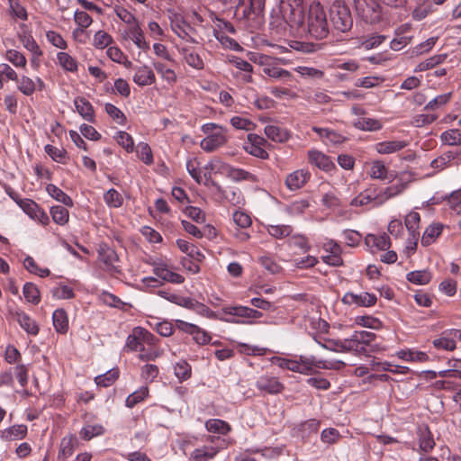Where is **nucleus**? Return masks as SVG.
Masks as SVG:
<instances>
[{"instance_id":"nucleus-1","label":"nucleus","mask_w":461,"mask_h":461,"mask_svg":"<svg viewBox=\"0 0 461 461\" xmlns=\"http://www.w3.org/2000/svg\"><path fill=\"white\" fill-rule=\"evenodd\" d=\"M158 339L142 327H135L127 336L124 348L131 352H139L141 361H152L160 357L158 348Z\"/></svg>"},{"instance_id":"nucleus-2","label":"nucleus","mask_w":461,"mask_h":461,"mask_svg":"<svg viewBox=\"0 0 461 461\" xmlns=\"http://www.w3.org/2000/svg\"><path fill=\"white\" fill-rule=\"evenodd\" d=\"M282 369H286L304 375L317 373L318 369H333L334 364L324 359H317L314 356L294 355L293 357H276L272 359Z\"/></svg>"},{"instance_id":"nucleus-3","label":"nucleus","mask_w":461,"mask_h":461,"mask_svg":"<svg viewBox=\"0 0 461 461\" xmlns=\"http://www.w3.org/2000/svg\"><path fill=\"white\" fill-rule=\"evenodd\" d=\"M378 2H382L392 7L402 6L404 0H354V5L358 16L367 23H375L381 18V7Z\"/></svg>"},{"instance_id":"nucleus-4","label":"nucleus","mask_w":461,"mask_h":461,"mask_svg":"<svg viewBox=\"0 0 461 461\" xmlns=\"http://www.w3.org/2000/svg\"><path fill=\"white\" fill-rule=\"evenodd\" d=\"M307 28L309 34L317 40L326 38L330 32L326 13L319 2L312 3L309 7Z\"/></svg>"},{"instance_id":"nucleus-5","label":"nucleus","mask_w":461,"mask_h":461,"mask_svg":"<svg viewBox=\"0 0 461 461\" xmlns=\"http://www.w3.org/2000/svg\"><path fill=\"white\" fill-rule=\"evenodd\" d=\"M201 131L206 137L202 140L200 147L206 152H212L228 141L227 130L221 125L208 122L202 125Z\"/></svg>"},{"instance_id":"nucleus-6","label":"nucleus","mask_w":461,"mask_h":461,"mask_svg":"<svg viewBox=\"0 0 461 461\" xmlns=\"http://www.w3.org/2000/svg\"><path fill=\"white\" fill-rule=\"evenodd\" d=\"M330 21L332 30L337 32H348L353 26V18L348 5L335 1L330 9Z\"/></svg>"},{"instance_id":"nucleus-7","label":"nucleus","mask_w":461,"mask_h":461,"mask_svg":"<svg viewBox=\"0 0 461 461\" xmlns=\"http://www.w3.org/2000/svg\"><path fill=\"white\" fill-rule=\"evenodd\" d=\"M303 0H281L280 14L284 23L291 28L300 26L303 22Z\"/></svg>"},{"instance_id":"nucleus-8","label":"nucleus","mask_w":461,"mask_h":461,"mask_svg":"<svg viewBox=\"0 0 461 461\" xmlns=\"http://www.w3.org/2000/svg\"><path fill=\"white\" fill-rule=\"evenodd\" d=\"M153 267L154 275L164 282L172 284H182L185 281V277L174 271V267H171L167 262L158 259L150 263Z\"/></svg>"},{"instance_id":"nucleus-9","label":"nucleus","mask_w":461,"mask_h":461,"mask_svg":"<svg viewBox=\"0 0 461 461\" xmlns=\"http://www.w3.org/2000/svg\"><path fill=\"white\" fill-rule=\"evenodd\" d=\"M255 386L263 394L276 395L285 390V384L279 378L268 374L258 376L255 382Z\"/></svg>"},{"instance_id":"nucleus-10","label":"nucleus","mask_w":461,"mask_h":461,"mask_svg":"<svg viewBox=\"0 0 461 461\" xmlns=\"http://www.w3.org/2000/svg\"><path fill=\"white\" fill-rule=\"evenodd\" d=\"M176 327L180 331L192 336L193 340L198 345H206L210 343L211 335L201 327L182 320H176Z\"/></svg>"},{"instance_id":"nucleus-11","label":"nucleus","mask_w":461,"mask_h":461,"mask_svg":"<svg viewBox=\"0 0 461 461\" xmlns=\"http://www.w3.org/2000/svg\"><path fill=\"white\" fill-rule=\"evenodd\" d=\"M376 302V295L367 292H361L359 294L348 292L342 297L344 304L356 305L357 307H372L375 305Z\"/></svg>"},{"instance_id":"nucleus-12","label":"nucleus","mask_w":461,"mask_h":461,"mask_svg":"<svg viewBox=\"0 0 461 461\" xmlns=\"http://www.w3.org/2000/svg\"><path fill=\"white\" fill-rule=\"evenodd\" d=\"M322 249L327 253L321 257L324 263L331 267L343 265L341 247L334 240H327L323 242Z\"/></svg>"},{"instance_id":"nucleus-13","label":"nucleus","mask_w":461,"mask_h":461,"mask_svg":"<svg viewBox=\"0 0 461 461\" xmlns=\"http://www.w3.org/2000/svg\"><path fill=\"white\" fill-rule=\"evenodd\" d=\"M266 140L257 134L249 133L248 135V142L244 144V149L249 154L265 159L268 158V153L264 149Z\"/></svg>"},{"instance_id":"nucleus-14","label":"nucleus","mask_w":461,"mask_h":461,"mask_svg":"<svg viewBox=\"0 0 461 461\" xmlns=\"http://www.w3.org/2000/svg\"><path fill=\"white\" fill-rule=\"evenodd\" d=\"M411 25L408 23L399 26L395 30V37L390 42V48L399 51L411 43L412 36L409 35Z\"/></svg>"},{"instance_id":"nucleus-15","label":"nucleus","mask_w":461,"mask_h":461,"mask_svg":"<svg viewBox=\"0 0 461 461\" xmlns=\"http://www.w3.org/2000/svg\"><path fill=\"white\" fill-rule=\"evenodd\" d=\"M407 185V183L402 181H397L392 185L383 188V190H381L378 194L375 196L366 194L365 198L368 199L369 202H373L375 200H379V202H381L382 200L391 199L402 194L406 189Z\"/></svg>"},{"instance_id":"nucleus-16","label":"nucleus","mask_w":461,"mask_h":461,"mask_svg":"<svg viewBox=\"0 0 461 461\" xmlns=\"http://www.w3.org/2000/svg\"><path fill=\"white\" fill-rule=\"evenodd\" d=\"M308 161L318 168L330 172L335 168V164L331 158L321 151L311 149L308 151Z\"/></svg>"},{"instance_id":"nucleus-17","label":"nucleus","mask_w":461,"mask_h":461,"mask_svg":"<svg viewBox=\"0 0 461 461\" xmlns=\"http://www.w3.org/2000/svg\"><path fill=\"white\" fill-rule=\"evenodd\" d=\"M311 178V173L308 169H297L290 173L285 179V185L290 190L302 188Z\"/></svg>"},{"instance_id":"nucleus-18","label":"nucleus","mask_w":461,"mask_h":461,"mask_svg":"<svg viewBox=\"0 0 461 461\" xmlns=\"http://www.w3.org/2000/svg\"><path fill=\"white\" fill-rule=\"evenodd\" d=\"M408 145L409 142L406 140H391L377 142L375 144L374 149L378 154L389 155L403 149Z\"/></svg>"},{"instance_id":"nucleus-19","label":"nucleus","mask_w":461,"mask_h":461,"mask_svg":"<svg viewBox=\"0 0 461 461\" xmlns=\"http://www.w3.org/2000/svg\"><path fill=\"white\" fill-rule=\"evenodd\" d=\"M20 208L32 220L45 225L49 222V216L38 203H18Z\"/></svg>"},{"instance_id":"nucleus-20","label":"nucleus","mask_w":461,"mask_h":461,"mask_svg":"<svg viewBox=\"0 0 461 461\" xmlns=\"http://www.w3.org/2000/svg\"><path fill=\"white\" fill-rule=\"evenodd\" d=\"M194 312H196L197 314H199L203 317L208 318V319L219 320V321L230 322V323H247V324L254 323L252 321H239V320H235V319L220 317L217 312H213L207 305H205L204 303H200V302H198L197 304L195 305V309Z\"/></svg>"},{"instance_id":"nucleus-21","label":"nucleus","mask_w":461,"mask_h":461,"mask_svg":"<svg viewBox=\"0 0 461 461\" xmlns=\"http://www.w3.org/2000/svg\"><path fill=\"white\" fill-rule=\"evenodd\" d=\"M132 79L140 86H150L156 82L154 72L146 65L136 68Z\"/></svg>"},{"instance_id":"nucleus-22","label":"nucleus","mask_w":461,"mask_h":461,"mask_svg":"<svg viewBox=\"0 0 461 461\" xmlns=\"http://www.w3.org/2000/svg\"><path fill=\"white\" fill-rule=\"evenodd\" d=\"M220 447L213 445L203 446L195 448L190 455L191 461H209L219 453Z\"/></svg>"},{"instance_id":"nucleus-23","label":"nucleus","mask_w":461,"mask_h":461,"mask_svg":"<svg viewBox=\"0 0 461 461\" xmlns=\"http://www.w3.org/2000/svg\"><path fill=\"white\" fill-rule=\"evenodd\" d=\"M126 33L137 48L142 50L143 51L149 50V43L145 40L144 32L139 23L130 26Z\"/></svg>"},{"instance_id":"nucleus-24","label":"nucleus","mask_w":461,"mask_h":461,"mask_svg":"<svg viewBox=\"0 0 461 461\" xmlns=\"http://www.w3.org/2000/svg\"><path fill=\"white\" fill-rule=\"evenodd\" d=\"M99 258L104 264L105 270L112 275L121 273L116 262L118 261L117 254L111 249H106L99 252Z\"/></svg>"},{"instance_id":"nucleus-25","label":"nucleus","mask_w":461,"mask_h":461,"mask_svg":"<svg viewBox=\"0 0 461 461\" xmlns=\"http://www.w3.org/2000/svg\"><path fill=\"white\" fill-rule=\"evenodd\" d=\"M75 107L77 113L87 122H95V110L91 103L82 96H77L74 100Z\"/></svg>"},{"instance_id":"nucleus-26","label":"nucleus","mask_w":461,"mask_h":461,"mask_svg":"<svg viewBox=\"0 0 461 461\" xmlns=\"http://www.w3.org/2000/svg\"><path fill=\"white\" fill-rule=\"evenodd\" d=\"M395 356L407 362L423 363L429 360L427 353L414 348L401 349L395 353Z\"/></svg>"},{"instance_id":"nucleus-27","label":"nucleus","mask_w":461,"mask_h":461,"mask_svg":"<svg viewBox=\"0 0 461 461\" xmlns=\"http://www.w3.org/2000/svg\"><path fill=\"white\" fill-rule=\"evenodd\" d=\"M27 431V426L24 424L14 425L1 431V438L5 441L22 439L26 437Z\"/></svg>"},{"instance_id":"nucleus-28","label":"nucleus","mask_w":461,"mask_h":461,"mask_svg":"<svg viewBox=\"0 0 461 461\" xmlns=\"http://www.w3.org/2000/svg\"><path fill=\"white\" fill-rule=\"evenodd\" d=\"M418 438H419V446L420 449L422 452L428 453L430 452L434 447L435 442L433 436L427 426L419 427L418 429Z\"/></svg>"},{"instance_id":"nucleus-29","label":"nucleus","mask_w":461,"mask_h":461,"mask_svg":"<svg viewBox=\"0 0 461 461\" xmlns=\"http://www.w3.org/2000/svg\"><path fill=\"white\" fill-rule=\"evenodd\" d=\"M15 318L20 326L30 335L35 336L39 333V326L27 313L22 311L15 312Z\"/></svg>"},{"instance_id":"nucleus-30","label":"nucleus","mask_w":461,"mask_h":461,"mask_svg":"<svg viewBox=\"0 0 461 461\" xmlns=\"http://www.w3.org/2000/svg\"><path fill=\"white\" fill-rule=\"evenodd\" d=\"M367 174L373 179L385 180L388 178L389 169L384 161L376 159L369 163Z\"/></svg>"},{"instance_id":"nucleus-31","label":"nucleus","mask_w":461,"mask_h":461,"mask_svg":"<svg viewBox=\"0 0 461 461\" xmlns=\"http://www.w3.org/2000/svg\"><path fill=\"white\" fill-rule=\"evenodd\" d=\"M52 323L55 330L59 334H66L68 330V317L65 310L57 309L52 314Z\"/></svg>"},{"instance_id":"nucleus-32","label":"nucleus","mask_w":461,"mask_h":461,"mask_svg":"<svg viewBox=\"0 0 461 461\" xmlns=\"http://www.w3.org/2000/svg\"><path fill=\"white\" fill-rule=\"evenodd\" d=\"M356 129L367 131H376L383 128V123L376 119L358 117L353 122Z\"/></svg>"},{"instance_id":"nucleus-33","label":"nucleus","mask_w":461,"mask_h":461,"mask_svg":"<svg viewBox=\"0 0 461 461\" xmlns=\"http://www.w3.org/2000/svg\"><path fill=\"white\" fill-rule=\"evenodd\" d=\"M406 279L416 285H428L432 279V274L429 269L411 271L406 275Z\"/></svg>"},{"instance_id":"nucleus-34","label":"nucleus","mask_w":461,"mask_h":461,"mask_svg":"<svg viewBox=\"0 0 461 461\" xmlns=\"http://www.w3.org/2000/svg\"><path fill=\"white\" fill-rule=\"evenodd\" d=\"M267 137L276 142H285L289 140L290 132L276 125H267L265 127Z\"/></svg>"},{"instance_id":"nucleus-35","label":"nucleus","mask_w":461,"mask_h":461,"mask_svg":"<svg viewBox=\"0 0 461 461\" xmlns=\"http://www.w3.org/2000/svg\"><path fill=\"white\" fill-rule=\"evenodd\" d=\"M179 53L183 56L185 61L190 67L201 70L204 67V63L203 59L199 56L198 53L191 50L188 48H181L178 50Z\"/></svg>"},{"instance_id":"nucleus-36","label":"nucleus","mask_w":461,"mask_h":461,"mask_svg":"<svg viewBox=\"0 0 461 461\" xmlns=\"http://www.w3.org/2000/svg\"><path fill=\"white\" fill-rule=\"evenodd\" d=\"M248 2L249 7L243 10V17L249 19L250 14L259 15L264 8L266 0H239L238 8L245 5Z\"/></svg>"},{"instance_id":"nucleus-37","label":"nucleus","mask_w":461,"mask_h":461,"mask_svg":"<svg viewBox=\"0 0 461 461\" xmlns=\"http://www.w3.org/2000/svg\"><path fill=\"white\" fill-rule=\"evenodd\" d=\"M442 230V224L437 223L429 225L423 232L420 241L421 245L427 247L434 243L437 238L441 234Z\"/></svg>"},{"instance_id":"nucleus-38","label":"nucleus","mask_w":461,"mask_h":461,"mask_svg":"<svg viewBox=\"0 0 461 461\" xmlns=\"http://www.w3.org/2000/svg\"><path fill=\"white\" fill-rule=\"evenodd\" d=\"M153 67L160 77L168 84L173 85L176 82L177 77L174 69L170 68L162 61H154Z\"/></svg>"},{"instance_id":"nucleus-39","label":"nucleus","mask_w":461,"mask_h":461,"mask_svg":"<svg viewBox=\"0 0 461 461\" xmlns=\"http://www.w3.org/2000/svg\"><path fill=\"white\" fill-rule=\"evenodd\" d=\"M59 65L66 71L76 73L78 69L77 59L67 52H59L57 54Z\"/></svg>"},{"instance_id":"nucleus-40","label":"nucleus","mask_w":461,"mask_h":461,"mask_svg":"<svg viewBox=\"0 0 461 461\" xmlns=\"http://www.w3.org/2000/svg\"><path fill=\"white\" fill-rule=\"evenodd\" d=\"M205 428L209 432L227 435L231 428L228 422L220 419H210L205 422Z\"/></svg>"},{"instance_id":"nucleus-41","label":"nucleus","mask_w":461,"mask_h":461,"mask_svg":"<svg viewBox=\"0 0 461 461\" xmlns=\"http://www.w3.org/2000/svg\"><path fill=\"white\" fill-rule=\"evenodd\" d=\"M366 242L371 248H375L378 250H385L390 247L389 237L385 233L380 235L368 234Z\"/></svg>"},{"instance_id":"nucleus-42","label":"nucleus","mask_w":461,"mask_h":461,"mask_svg":"<svg viewBox=\"0 0 461 461\" xmlns=\"http://www.w3.org/2000/svg\"><path fill=\"white\" fill-rule=\"evenodd\" d=\"M17 89L26 96H31L36 91V83L27 76H22L15 80Z\"/></svg>"},{"instance_id":"nucleus-43","label":"nucleus","mask_w":461,"mask_h":461,"mask_svg":"<svg viewBox=\"0 0 461 461\" xmlns=\"http://www.w3.org/2000/svg\"><path fill=\"white\" fill-rule=\"evenodd\" d=\"M440 140L448 146H461V130L450 129L440 134Z\"/></svg>"},{"instance_id":"nucleus-44","label":"nucleus","mask_w":461,"mask_h":461,"mask_svg":"<svg viewBox=\"0 0 461 461\" xmlns=\"http://www.w3.org/2000/svg\"><path fill=\"white\" fill-rule=\"evenodd\" d=\"M174 375L182 382L189 379L192 375V367L186 360L181 359L174 366Z\"/></svg>"},{"instance_id":"nucleus-45","label":"nucleus","mask_w":461,"mask_h":461,"mask_svg":"<svg viewBox=\"0 0 461 461\" xmlns=\"http://www.w3.org/2000/svg\"><path fill=\"white\" fill-rule=\"evenodd\" d=\"M263 72L265 75L275 79L291 81L293 78V74L290 71L279 67H265Z\"/></svg>"},{"instance_id":"nucleus-46","label":"nucleus","mask_w":461,"mask_h":461,"mask_svg":"<svg viewBox=\"0 0 461 461\" xmlns=\"http://www.w3.org/2000/svg\"><path fill=\"white\" fill-rule=\"evenodd\" d=\"M447 54H438L434 55L424 61L418 64L415 68V71L422 72L435 68L437 65H439L445 61L447 59Z\"/></svg>"},{"instance_id":"nucleus-47","label":"nucleus","mask_w":461,"mask_h":461,"mask_svg":"<svg viewBox=\"0 0 461 461\" xmlns=\"http://www.w3.org/2000/svg\"><path fill=\"white\" fill-rule=\"evenodd\" d=\"M104 110L110 118L119 125H125L127 117L123 112L113 104L107 103L104 105Z\"/></svg>"},{"instance_id":"nucleus-48","label":"nucleus","mask_w":461,"mask_h":461,"mask_svg":"<svg viewBox=\"0 0 461 461\" xmlns=\"http://www.w3.org/2000/svg\"><path fill=\"white\" fill-rule=\"evenodd\" d=\"M118 377L119 370L117 368H112L106 373L97 375L95 378V381L98 386L108 387L112 385Z\"/></svg>"},{"instance_id":"nucleus-49","label":"nucleus","mask_w":461,"mask_h":461,"mask_svg":"<svg viewBox=\"0 0 461 461\" xmlns=\"http://www.w3.org/2000/svg\"><path fill=\"white\" fill-rule=\"evenodd\" d=\"M5 58L17 68H25L26 67L27 59L25 56L16 50H6Z\"/></svg>"},{"instance_id":"nucleus-50","label":"nucleus","mask_w":461,"mask_h":461,"mask_svg":"<svg viewBox=\"0 0 461 461\" xmlns=\"http://www.w3.org/2000/svg\"><path fill=\"white\" fill-rule=\"evenodd\" d=\"M104 433V428L101 424L86 425L84 426L79 434L84 440H90L95 437L101 436Z\"/></svg>"},{"instance_id":"nucleus-51","label":"nucleus","mask_w":461,"mask_h":461,"mask_svg":"<svg viewBox=\"0 0 461 461\" xmlns=\"http://www.w3.org/2000/svg\"><path fill=\"white\" fill-rule=\"evenodd\" d=\"M149 395V388L147 386H141L131 393L125 401V405L128 408H133L139 402H142Z\"/></svg>"},{"instance_id":"nucleus-52","label":"nucleus","mask_w":461,"mask_h":461,"mask_svg":"<svg viewBox=\"0 0 461 461\" xmlns=\"http://www.w3.org/2000/svg\"><path fill=\"white\" fill-rule=\"evenodd\" d=\"M113 42V37L103 30L96 32L94 35L93 46L96 49L103 50L109 47Z\"/></svg>"},{"instance_id":"nucleus-53","label":"nucleus","mask_w":461,"mask_h":461,"mask_svg":"<svg viewBox=\"0 0 461 461\" xmlns=\"http://www.w3.org/2000/svg\"><path fill=\"white\" fill-rule=\"evenodd\" d=\"M355 321L359 326L369 328L372 330H378L383 328V322L378 318H375L371 315L357 316Z\"/></svg>"},{"instance_id":"nucleus-54","label":"nucleus","mask_w":461,"mask_h":461,"mask_svg":"<svg viewBox=\"0 0 461 461\" xmlns=\"http://www.w3.org/2000/svg\"><path fill=\"white\" fill-rule=\"evenodd\" d=\"M288 246L290 248L298 249L301 252L305 253L311 249V246L305 236L301 234H295L291 236L288 240Z\"/></svg>"},{"instance_id":"nucleus-55","label":"nucleus","mask_w":461,"mask_h":461,"mask_svg":"<svg viewBox=\"0 0 461 461\" xmlns=\"http://www.w3.org/2000/svg\"><path fill=\"white\" fill-rule=\"evenodd\" d=\"M267 232L269 235L276 239H284L289 237L293 232V228L290 225H269L267 226Z\"/></svg>"},{"instance_id":"nucleus-56","label":"nucleus","mask_w":461,"mask_h":461,"mask_svg":"<svg viewBox=\"0 0 461 461\" xmlns=\"http://www.w3.org/2000/svg\"><path fill=\"white\" fill-rule=\"evenodd\" d=\"M23 266L30 273L37 275L41 277H46L50 273V269L41 268V267H38L35 260L30 256H27L24 258Z\"/></svg>"},{"instance_id":"nucleus-57","label":"nucleus","mask_w":461,"mask_h":461,"mask_svg":"<svg viewBox=\"0 0 461 461\" xmlns=\"http://www.w3.org/2000/svg\"><path fill=\"white\" fill-rule=\"evenodd\" d=\"M23 295L28 303L38 304L41 301L40 292L35 285L32 283H26L23 285Z\"/></svg>"},{"instance_id":"nucleus-58","label":"nucleus","mask_w":461,"mask_h":461,"mask_svg":"<svg viewBox=\"0 0 461 461\" xmlns=\"http://www.w3.org/2000/svg\"><path fill=\"white\" fill-rule=\"evenodd\" d=\"M116 142L127 152H132L134 149V140L131 135L123 131H119L115 136Z\"/></svg>"},{"instance_id":"nucleus-59","label":"nucleus","mask_w":461,"mask_h":461,"mask_svg":"<svg viewBox=\"0 0 461 461\" xmlns=\"http://www.w3.org/2000/svg\"><path fill=\"white\" fill-rule=\"evenodd\" d=\"M10 14L22 21L28 20V14L23 5H21L19 0H13L8 3Z\"/></svg>"},{"instance_id":"nucleus-60","label":"nucleus","mask_w":461,"mask_h":461,"mask_svg":"<svg viewBox=\"0 0 461 461\" xmlns=\"http://www.w3.org/2000/svg\"><path fill=\"white\" fill-rule=\"evenodd\" d=\"M46 153L56 162L66 164L68 160L67 151L64 149H59L52 145L45 146Z\"/></svg>"},{"instance_id":"nucleus-61","label":"nucleus","mask_w":461,"mask_h":461,"mask_svg":"<svg viewBox=\"0 0 461 461\" xmlns=\"http://www.w3.org/2000/svg\"><path fill=\"white\" fill-rule=\"evenodd\" d=\"M50 213L53 221L60 225L65 224L68 221V211L62 205H54L50 208Z\"/></svg>"},{"instance_id":"nucleus-62","label":"nucleus","mask_w":461,"mask_h":461,"mask_svg":"<svg viewBox=\"0 0 461 461\" xmlns=\"http://www.w3.org/2000/svg\"><path fill=\"white\" fill-rule=\"evenodd\" d=\"M138 158L146 165L153 163V154L148 143L140 142L137 146Z\"/></svg>"},{"instance_id":"nucleus-63","label":"nucleus","mask_w":461,"mask_h":461,"mask_svg":"<svg viewBox=\"0 0 461 461\" xmlns=\"http://www.w3.org/2000/svg\"><path fill=\"white\" fill-rule=\"evenodd\" d=\"M99 298L103 303L110 307L122 309L124 306V303L119 297L106 291H103Z\"/></svg>"},{"instance_id":"nucleus-64","label":"nucleus","mask_w":461,"mask_h":461,"mask_svg":"<svg viewBox=\"0 0 461 461\" xmlns=\"http://www.w3.org/2000/svg\"><path fill=\"white\" fill-rule=\"evenodd\" d=\"M74 22L78 28L86 30L93 23V18L86 11L77 9L74 13Z\"/></svg>"}]
</instances>
